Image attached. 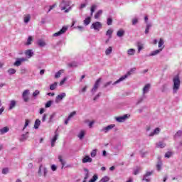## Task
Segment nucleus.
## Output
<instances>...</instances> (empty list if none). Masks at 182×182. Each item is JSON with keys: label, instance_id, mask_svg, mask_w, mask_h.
<instances>
[{"label": "nucleus", "instance_id": "nucleus-1", "mask_svg": "<svg viewBox=\"0 0 182 182\" xmlns=\"http://www.w3.org/2000/svg\"><path fill=\"white\" fill-rule=\"evenodd\" d=\"M59 8L61 11H65V14H68L70 11H72V7L70 6V1L62 0L60 3Z\"/></svg>", "mask_w": 182, "mask_h": 182}, {"label": "nucleus", "instance_id": "nucleus-2", "mask_svg": "<svg viewBox=\"0 0 182 182\" xmlns=\"http://www.w3.org/2000/svg\"><path fill=\"white\" fill-rule=\"evenodd\" d=\"M173 93L176 94L180 89V77L176 75L173 79Z\"/></svg>", "mask_w": 182, "mask_h": 182}, {"label": "nucleus", "instance_id": "nucleus-3", "mask_svg": "<svg viewBox=\"0 0 182 182\" xmlns=\"http://www.w3.org/2000/svg\"><path fill=\"white\" fill-rule=\"evenodd\" d=\"M134 72H136V68H132L129 71L127 72L126 75L122 76L119 80L115 81L112 85H117V83H120V82H123L124 79H127V77H129V76H130V75H132V73H134Z\"/></svg>", "mask_w": 182, "mask_h": 182}, {"label": "nucleus", "instance_id": "nucleus-4", "mask_svg": "<svg viewBox=\"0 0 182 182\" xmlns=\"http://www.w3.org/2000/svg\"><path fill=\"white\" fill-rule=\"evenodd\" d=\"M154 173V171H146V173L143 176L142 181L151 182V178H150V176H151Z\"/></svg>", "mask_w": 182, "mask_h": 182}, {"label": "nucleus", "instance_id": "nucleus-5", "mask_svg": "<svg viewBox=\"0 0 182 182\" xmlns=\"http://www.w3.org/2000/svg\"><path fill=\"white\" fill-rule=\"evenodd\" d=\"M42 171L43 173V177L46 178V177L48 176V168L41 165L38 171V176H42Z\"/></svg>", "mask_w": 182, "mask_h": 182}, {"label": "nucleus", "instance_id": "nucleus-6", "mask_svg": "<svg viewBox=\"0 0 182 182\" xmlns=\"http://www.w3.org/2000/svg\"><path fill=\"white\" fill-rule=\"evenodd\" d=\"M102 82V78H98L95 85L93 88L92 89L91 92L92 95H95V93H96V92H97V89H99V86H100V82Z\"/></svg>", "mask_w": 182, "mask_h": 182}, {"label": "nucleus", "instance_id": "nucleus-7", "mask_svg": "<svg viewBox=\"0 0 182 182\" xmlns=\"http://www.w3.org/2000/svg\"><path fill=\"white\" fill-rule=\"evenodd\" d=\"M102 23L97 21L93 23L91 26L90 28L91 29H94L95 31H97V32H99V31H100V28H102Z\"/></svg>", "mask_w": 182, "mask_h": 182}, {"label": "nucleus", "instance_id": "nucleus-8", "mask_svg": "<svg viewBox=\"0 0 182 182\" xmlns=\"http://www.w3.org/2000/svg\"><path fill=\"white\" fill-rule=\"evenodd\" d=\"M29 93H30L29 90H25L23 92L22 97H23V101L26 102H29Z\"/></svg>", "mask_w": 182, "mask_h": 182}, {"label": "nucleus", "instance_id": "nucleus-9", "mask_svg": "<svg viewBox=\"0 0 182 182\" xmlns=\"http://www.w3.org/2000/svg\"><path fill=\"white\" fill-rule=\"evenodd\" d=\"M114 127H116L115 124H109L105 127H103L101 129V132H103V133H107V132H110V130H112V129H114Z\"/></svg>", "mask_w": 182, "mask_h": 182}, {"label": "nucleus", "instance_id": "nucleus-10", "mask_svg": "<svg viewBox=\"0 0 182 182\" xmlns=\"http://www.w3.org/2000/svg\"><path fill=\"white\" fill-rule=\"evenodd\" d=\"M66 31H68V27L63 26L60 31H59L57 33H54L53 36H55V37L60 36V35H63V33H65Z\"/></svg>", "mask_w": 182, "mask_h": 182}, {"label": "nucleus", "instance_id": "nucleus-11", "mask_svg": "<svg viewBox=\"0 0 182 182\" xmlns=\"http://www.w3.org/2000/svg\"><path fill=\"white\" fill-rule=\"evenodd\" d=\"M27 59L25 58H17L16 62L14 63V66H21L23 62H26Z\"/></svg>", "mask_w": 182, "mask_h": 182}, {"label": "nucleus", "instance_id": "nucleus-12", "mask_svg": "<svg viewBox=\"0 0 182 182\" xmlns=\"http://www.w3.org/2000/svg\"><path fill=\"white\" fill-rule=\"evenodd\" d=\"M64 97H66V93L63 92V93L58 95L55 97V103H60Z\"/></svg>", "mask_w": 182, "mask_h": 182}, {"label": "nucleus", "instance_id": "nucleus-13", "mask_svg": "<svg viewBox=\"0 0 182 182\" xmlns=\"http://www.w3.org/2000/svg\"><path fill=\"white\" fill-rule=\"evenodd\" d=\"M59 134H58V131H55L54 136L51 139V147H55V143H56Z\"/></svg>", "mask_w": 182, "mask_h": 182}, {"label": "nucleus", "instance_id": "nucleus-14", "mask_svg": "<svg viewBox=\"0 0 182 182\" xmlns=\"http://www.w3.org/2000/svg\"><path fill=\"white\" fill-rule=\"evenodd\" d=\"M24 53L27 59H31L34 55L33 50H26Z\"/></svg>", "mask_w": 182, "mask_h": 182}, {"label": "nucleus", "instance_id": "nucleus-15", "mask_svg": "<svg viewBox=\"0 0 182 182\" xmlns=\"http://www.w3.org/2000/svg\"><path fill=\"white\" fill-rule=\"evenodd\" d=\"M129 117L127 114H124L122 117H116V120L117 122H118V123H122L123 122H124V120H126V119H127Z\"/></svg>", "mask_w": 182, "mask_h": 182}, {"label": "nucleus", "instance_id": "nucleus-16", "mask_svg": "<svg viewBox=\"0 0 182 182\" xmlns=\"http://www.w3.org/2000/svg\"><path fill=\"white\" fill-rule=\"evenodd\" d=\"M150 87H151V85L150 84L145 85V86L142 90L143 95H146V93H149V91L150 90Z\"/></svg>", "mask_w": 182, "mask_h": 182}, {"label": "nucleus", "instance_id": "nucleus-17", "mask_svg": "<svg viewBox=\"0 0 182 182\" xmlns=\"http://www.w3.org/2000/svg\"><path fill=\"white\" fill-rule=\"evenodd\" d=\"M37 45H38L40 48H44V46H46V43L45 42V41L39 39L37 41Z\"/></svg>", "mask_w": 182, "mask_h": 182}, {"label": "nucleus", "instance_id": "nucleus-18", "mask_svg": "<svg viewBox=\"0 0 182 182\" xmlns=\"http://www.w3.org/2000/svg\"><path fill=\"white\" fill-rule=\"evenodd\" d=\"M85 134H86V132L85 130H81L77 134V137L80 139V140H82L83 139V137H85Z\"/></svg>", "mask_w": 182, "mask_h": 182}, {"label": "nucleus", "instance_id": "nucleus-19", "mask_svg": "<svg viewBox=\"0 0 182 182\" xmlns=\"http://www.w3.org/2000/svg\"><path fill=\"white\" fill-rule=\"evenodd\" d=\"M92 159L89 156H85L82 159V163H92Z\"/></svg>", "mask_w": 182, "mask_h": 182}, {"label": "nucleus", "instance_id": "nucleus-20", "mask_svg": "<svg viewBox=\"0 0 182 182\" xmlns=\"http://www.w3.org/2000/svg\"><path fill=\"white\" fill-rule=\"evenodd\" d=\"M159 133H160V128H156L153 132H151L149 136V137H153V136H156V134H159Z\"/></svg>", "mask_w": 182, "mask_h": 182}, {"label": "nucleus", "instance_id": "nucleus-21", "mask_svg": "<svg viewBox=\"0 0 182 182\" xmlns=\"http://www.w3.org/2000/svg\"><path fill=\"white\" fill-rule=\"evenodd\" d=\"M163 50V48H159V50H156L154 51H152L151 53L149 54V56H156V55H159L160 52Z\"/></svg>", "mask_w": 182, "mask_h": 182}, {"label": "nucleus", "instance_id": "nucleus-22", "mask_svg": "<svg viewBox=\"0 0 182 182\" xmlns=\"http://www.w3.org/2000/svg\"><path fill=\"white\" fill-rule=\"evenodd\" d=\"M124 33H125L124 30L120 29L117 31V36H118V38H122V37L124 36Z\"/></svg>", "mask_w": 182, "mask_h": 182}, {"label": "nucleus", "instance_id": "nucleus-23", "mask_svg": "<svg viewBox=\"0 0 182 182\" xmlns=\"http://www.w3.org/2000/svg\"><path fill=\"white\" fill-rule=\"evenodd\" d=\"M156 147H158L159 149H164V147H166V144L164 142L159 141L156 143Z\"/></svg>", "mask_w": 182, "mask_h": 182}, {"label": "nucleus", "instance_id": "nucleus-24", "mask_svg": "<svg viewBox=\"0 0 182 182\" xmlns=\"http://www.w3.org/2000/svg\"><path fill=\"white\" fill-rule=\"evenodd\" d=\"M8 132H9V128L5 127L0 129V134H5V133H8Z\"/></svg>", "mask_w": 182, "mask_h": 182}, {"label": "nucleus", "instance_id": "nucleus-25", "mask_svg": "<svg viewBox=\"0 0 182 182\" xmlns=\"http://www.w3.org/2000/svg\"><path fill=\"white\" fill-rule=\"evenodd\" d=\"M134 53H136V50L135 49L130 48L127 50V55L129 56H133V55H134Z\"/></svg>", "mask_w": 182, "mask_h": 182}, {"label": "nucleus", "instance_id": "nucleus-26", "mask_svg": "<svg viewBox=\"0 0 182 182\" xmlns=\"http://www.w3.org/2000/svg\"><path fill=\"white\" fill-rule=\"evenodd\" d=\"M102 14H103V10H99V11L95 14V19H99L100 16H102Z\"/></svg>", "mask_w": 182, "mask_h": 182}, {"label": "nucleus", "instance_id": "nucleus-27", "mask_svg": "<svg viewBox=\"0 0 182 182\" xmlns=\"http://www.w3.org/2000/svg\"><path fill=\"white\" fill-rule=\"evenodd\" d=\"M15 106H16V102L13 100L10 102L9 110H12Z\"/></svg>", "mask_w": 182, "mask_h": 182}, {"label": "nucleus", "instance_id": "nucleus-28", "mask_svg": "<svg viewBox=\"0 0 182 182\" xmlns=\"http://www.w3.org/2000/svg\"><path fill=\"white\" fill-rule=\"evenodd\" d=\"M39 126H41V120L37 119L34 123V129H39Z\"/></svg>", "mask_w": 182, "mask_h": 182}, {"label": "nucleus", "instance_id": "nucleus-29", "mask_svg": "<svg viewBox=\"0 0 182 182\" xmlns=\"http://www.w3.org/2000/svg\"><path fill=\"white\" fill-rule=\"evenodd\" d=\"M62 73H65V70H60L59 71H58L55 75V79H58Z\"/></svg>", "mask_w": 182, "mask_h": 182}, {"label": "nucleus", "instance_id": "nucleus-30", "mask_svg": "<svg viewBox=\"0 0 182 182\" xmlns=\"http://www.w3.org/2000/svg\"><path fill=\"white\" fill-rule=\"evenodd\" d=\"M84 25L85 26H87V25H89L91 22V18L90 17H87L84 21Z\"/></svg>", "mask_w": 182, "mask_h": 182}, {"label": "nucleus", "instance_id": "nucleus-31", "mask_svg": "<svg viewBox=\"0 0 182 182\" xmlns=\"http://www.w3.org/2000/svg\"><path fill=\"white\" fill-rule=\"evenodd\" d=\"M143 46L144 45L141 42L137 43L138 53H140V52L142 50Z\"/></svg>", "mask_w": 182, "mask_h": 182}, {"label": "nucleus", "instance_id": "nucleus-32", "mask_svg": "<svg viewBox=\"0 0 182 182\" xmlns=\"http://www.w3.org/2000/svg\"><path fill=\"white\" fill-rule=\"evenodd\" d=\"M31 21V14L24 16V23H28Z\"/></svg>", "mask_w": 182, "mask_h": 182}, {"label": "nucleus", "instance_id": "nucleus-33", "mask_svg": "<svg viewBox=\"0 0 182 182\" xmlns=\"http://www.w3.org/2000/svg\"><path fill=\"white\" fill-rule=\"evenodd\" d=\"M112 35H113V30L110 28L107 31L106 36H109V38L110 39V38H112Z\"/></svg>", "mask_w": 182, "mask_h": 182}, {"label": "nucleus", "instance_id": "nucleus-34", "mask_svg": "<svg viewBox=\"0 0 182 182\" xmlns=\"http://www.w3.org/2000/svg\"><path fill=\"white\" fill-rule=\"evenodd\" d=\"M96 8H97V6L95 4H93L91 6L90 11H91V16H93V13L95 12V11H96Z\"/></svg>", "mask_w": 182, "mask_h": 182}, {"label": "nucleus", "instance_id": "nucleus-35", "mask_svg": "<svg viewBox=\"0 0 182 182\" xmlns=\"http://www.w3.org/2000/svg\"><path fill=\"white\" fill-rule=\"evenodd\" d=\"M164 41L163 40V38H160L159 41V48H164Z\"/></svg>", "mask_w": 182, "mask_h": 182}, {"label": "nucleus", "instance_id": "nucleus-36", "mask_svg": "<svg viewBox=\"0 0 182 182\" xmlns=\"http://www.w3.org/2000/svg\"><path fill=\"white\" fill-rule=\"evenodd\" d=\"M141 171V167H136L134 170V176H137V174H139V173Z\"/></svg>", "mask_w": 182, "mask_h": 182}, {"label": "nucleus", "instance_id": "nucleus-37", "mask_svg": "<svg viewBox=\"0 0 182 182\" xmlns=\"http://www.w3.org/2000/svg\"><path fill=\"white\" fill-rule=\"evenodd\" d=\"M8 73L9 75H15L16 73V70L14 69V68H10L8 70Z\"/></svg>", "mask_w": 182, "mask_h": 182}, {"label": "nucleus", "instance_id": "nucleus-38", "mask_svg": "<svg viewBox=\"0 0 182 182\" xmlns=\"http://www.w3.org/2000/svg\"><path fill=\"white\" fill-rule=\"evenodd\" d=\"M112 50H113V48L112 47H109L105 50V55H110V53H112Z\"/></svg>", "mask_w": 182, "mask_h": 182}, {"label": "nucleus", "instance_id": "nucleus-39", "mask_svg": "<svg viewBox=\"0 0 182 182\" xmlns=\"http://www.w3.org/2000/svg\"><path fill=\"white\" fill-rule=\"evenodd\" d=\"M58 86V82H54L53 84H51L50 85V90H55Z\"/></svg>", "mask_w": 182, "mask_h": 182}, {"label": "nucleus", "instance_id": "nucleus-40", "mask_svg": "<svg viewBox=\"0 0 182 182\" xmlns=\"http://www.w3.org/2000/svg\"><path fill=\"white\" fill-rule=\"evenodd\" d=\"M182 136V131L181 130H179L178 131L175 135H174V139H177V137H181Z\"/></svg>", "mask_w": 182, "mask_h": 182}, {"label": "nucleus", "instance_id": "nucleus-41", "mask_svg": "<svg viewBox=\"0 0 182 182\" xmlns=\"http://www.w3.org/2000/svg\"><path fill=\"white\" fill-rule=\"evenodd\" d=\"M26 139H28V132L25 134H23L20 139L21 141H25V140H26Z\"/></svg>", "mask_w": 182, "mask_h": 182}, {"label": "nucleus", "instance_id": "nucleus-42", "mask_svg": "<svg viewBox=\"0 0 182 182\" xmlns=\"http://www.w3.org/2000/svg\"><path fill=\"white\" fill-rule=\"evenodd\" d=\"M69 68H77V63L73 62L68 64Z\"/></svg>", "mask_w": 182, "mask_h": 182}, {"label": "nucleus", "instance_id": "nucleus-43", "mask_svg": "<svg viewBox=\"0 0 182 182\" xmlns=\"http://www.w3.org/2000/svg\"><path fill=\"white\" fill-rule=\"evenodd\" d=\"M97 154V149H93L91 153L90 156L91 157H96V155Z\"/></svg>", "mask_w": 182, "mask_h": 182}, {"label": "nucleus", "instance_id": "nucleus-44", "mask_svg": "<svg viewBox=\"0 0 182 182\" xmlns=\"http://www.w3.org/2000/svg\"><path fill=\"white\" fill-rule=\"evenodd\" d=\"M56 116V113L55 112H53L50 116V118H49V123L53 122V119H55V117Z\"/></svg>", "mask_w": 182, "mask_h": 182}, {"label": "nucleus", "instance_id": "nucleus-45", "mask_svg": "<svg viewBox=\"0 0 182 182\" xmlns=\"http://www.w3.org/2000/svg\"><path fill=\"white\" fill-rule=\"evenodd\" d=\"M32 41H33L32 36H28V38L27 39L26 45L27 46L31 45Z\"/></svg>", "mask_w": 182, "mask_h": 182}, {"label": "nucleus", "instance_id": "nucleus-46", "mask_svg": "<svg viewBox=\"0 0 182 182\" xmlns=\"http://www.w3.org/2000/svg\"><path fill=\"white\" fill-rule=\"evenodd\" d=\"M58 160H59V161L61 163V164H62V168H63V167H65V161H63V159H62V156H58Z\"/></svg>", "mask_w": 182, "mask_h": 182}, {"label": "nucleus", "instance_id": "nucleus-47", "mask_svg": "<svg viewBox=\"0 0 182 182\" xmlns=\"http://www.w3.org/2000/svg\"><path fill=\"white\" fill-rule=\"evenodd\" d=\"M98 176L97 175H94L92 178L90 180V182H96L97 181Z\"/></svg>", "mask_w": 182, "mask_h": 182}, {"label": "nucleus", "instance_id": "nucleus-48", "mask_svg": "<svg viewBox=\"0 0 182 182\" xmlns=\"http://www.w3.org/2000/svg\"><path fill=\"white\" fill-rule=\"evenodd\" d=\"M150 28H151V24L147 23L146 28V30H145V33L146 34L149 33V31H150Z\"/></svg>", "mask_w": 182, "mask_h": 182}, {"label": "nucleus", "instance_id": "nucleus-49", "mask_svg": "<svg viewBox=\"0 0 182 182\" xmlns=\"http://www.w3.org/2000/svg\"><path fill=\"white\" fill-rule=\"evenodd\" d=\"M84 171H85V180H87V178H89V170L87 168H85Z\"/></svg>", "mask_w": 182, "mask_h": 182}, {"label": "nucleus", "instance_id": "nucleus-50", "mask_svg": "<svg viewBox=\"0 0 182 182\" xmlns=\"http://www.w3.org/2000/svg\"><path fill=\"white\" fill-rule=\"evenodd\" d=\"M112 23H113V19H112V18L109 17L107 18V24L108 26H110V25H112Z\"/></svg>", "mask_w": 182, "mask_h": 182}, {"label": "nucleus", "instance_id": "nucleus-51", "mask_svg": "<svg viewBox=\"0 0 182 182\" xmlns=\"http://www.w3.org/2000/svg\"><path fill=\"white\" fill-rule=\"evenodd\" d=\"M76 115V112H71L69 116H68V120H70V119H72V117H73V116H75Z\"/></svg>", "mask_w": 182, "mask_h": 182}, {"label": "nucleus", "instance_id": "nucleus-52", "mask_svg": "<svg viewBox=\"0 0 182 182\" xmlns=\"http://www.w3.org/2000/svg\"><path fill=\"white\" fill-rule=\"evenodd\" d=\"M29 123H30L29 119H26L24 127H23V130H25V129H26V127H28V126H29Z\"/></svg>", "mask_w": 182, "mask_h": 182}, {"label": "nucleus", "instance_id": "nucleus-53", "mask_svg": "<svg viewBox=\"0 0 182 182\" xmlns=\"http://www.w3.org/2000/svg\"><path fill=\"white\" fill-rule=\"evenodd\" d=\"M66 80H68V77H65L60 82V86H63V85L65 84V82H66Z\"/></svg>", "mask_w": 182, "mask_h": 182}, {"label": "nucleus", "instance_id": "nucleus-54", "mask_svg": "<svg viewBox=\"0 0 182 182\" xmlns=\"http://www.w3.org/2000/svg\"><path fill=\"white\" fill-rule=\"evenodd\" d=\"M156 168L158 171H160L161 170V162L158 163V164L156 165Z\"/></svg>", "mask_w": 182, "mask_h": 182}, {"label": "nucleus", "instance_id": "nucleus-55", "mask_svg": "<svg viewBox=\"0 0 182 182\" xmlns=\"http://www.w3.org/2000/svg\"><path fill=\"white\" fill-rule=\"evenodd\" d=\"M50 106H52V101L47 102L46 104V108L50 107Z\"/></svg>", "mask_w": 182, "mask_h": 182}, {"label": "nucleus", "instance_id": "nucleus-56", "mask_svg": "<svg viewBox=\"0 0 182 182\" xmlns=\"http://www.w3.org/2000/svg\"><path fill=\"white\" fill-rule=\"evenodd\" d=\"M8 171H9V170L8 169V168H4L2 170V173L3 174H8Z\"/></svg>", "mask_w": 182, "mask_h": 182}, {"label": "nucleus", "instance_id": "nucleus-57", "mask_svg": "<svg viewBox=\"0 0 182 182\" xmlns=\"http://www.w3.org/2000/svg\"><path fill=\"white\" fill-rule=\"evenodd\" d=\"M51 170H52V171H56V170H58V167L55 166V164H53V165L51 166Z\"/></svg>", "mask_w": 182, "mask_h": 182}, {"label": "nucleus", "instance_id": "nucleus-58", "mask_svg": "<svg viewBox=\"0 0 182 182\" xmlns=\"http://www.w3.org/2000/svg\"><path fill=\"white\" fill-rule=\"evenodd\" d=\"M40 92L39 90H36L33 93V96L34 97H36V96H38V95H39Z\"/></svg>", "mask_w": 182, "mask_h": 182}, {"label": "nucleus", "instance_id": "nucleus-59", "mask_svg": "<svg viewBox=\"0 0 182 182\" xmlns=\"http://www.w3.org/2000/svg\"><path fill=\"white\" fill-rule=\"evenodd\" d=\"M165 157H166L167 159H170V157H171V152H167L166 154H165Z\"/></svg>", "mask_w": 182, "mask_h": 182}, {"label": "nucleus", "instance_id": "nucleus-60", "mask_svg": "<svg viewBox=\"0 0 182 182\" xmlns=\"http://www.w3.org/2000/svg\"><path fill=\"white\" fill-rule=\"evenodd\" d=\"M100 96H102V92H99V93L94 97V100H97V99H99Z\"/></svg>", "mask_w": 182, "mask_h": 182}, {"label": "nucleus", "instance_id": "nucleus-61", "mask_svg": "<svg viewBox=\"0 0 182 182\" xmlns=\"http://www.w3.org/2000/svg\"><path fill=\"white\" fill-rule=\"evenodd\" d=\"M137 22H139V20L137 19V18H135L132 20V25H136V23H137Z\"/></svg>", "mask_w": 182, "mask_h": 182}, {"label": "nucleus", "instance_id": "nucleus-62", "mask_svg": "<svg viewBox=\"0 0 182 182\" xmlns=\"http://www.w3.org/2000/svg\"><path fill=\"white\" fill-rule=\"evenodd\" d=\"M112 85V81L107 82L104 85V87H107L108 86H110Z\"/></svg>", "mask_w": 182, "mask_h": 182}, {"label": "nucleus", "instance_id": "nucleus-63", "mask_svg": "<svg viewBox=\"0 0 182 182\" xmlns=\"http://www.w3.org/2000/svg\"><path fill=\"white\" fill-rule=\"evenodd\" d=\"M46 117H48V114H44L43 117H42V122H46Z\"/></svg>", "mask_w": 182, "mask_h": 182}, {"label": "nucleus", "instance_id": "nucleus-64", "mask_svg": "<svg viewBox=\"0 0 182 182\" xmlns=\"http://www.w3.org/2000/svg\"><path fill=\"white\" fill-rule=\"evenodd\" d=\"M43 113H45V109H44V108H41L40 114H43Z\"/></svg>", "mask_w": 182, "mask_h": 182}]
</instances>
